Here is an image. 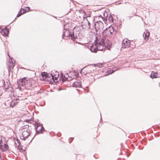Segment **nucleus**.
<instances>
[{
    "label": "nucleus",
    "mask_w": 160,
    "mask_h": 160,
    "mask_svg": "<svg viewBox=\"0 0 160 160\" xmlns=\"http://www.w3.org/2000/svg\"><path fill=\"white\" fill-rule=\"evenodd\" d=\"M104 49V48H101L95 45V46L92 45L89 48V49L91 52H96L98 50L99 51H102Z\"/></svg>",
    "instance_id": "obj_7"
},
{
    "label": "nucleus",
    "mask_w": 160,
    "mask_h": 160,
    "mask_svg": "<svg viewBox=\"0 0 160 160\" xmlns=\"http://www.w3.org/2000/svg\"><path fill=\"white\" fill-rule=\"evenodd\" d=\"M19 100L17 98H16V99H13L10 103V107L12 108L14 107L15 105H16L19 102Z\"/></svg>",
    "instance_id": "obj_11"
},
{
    "label": "nucleus",
    "mask_w": 160,
    "mask_h": 160,
    "mask_svg": "<svg viewBox=\"0 0 160 160\" xmlns=\"http://www.w3.org/2000/svg\"><path fill=\"white\" fill-rule=\"evenodd\" d=\"M48 78L50 79L52 78L53 80H54V79H57V77H55V75H53L52 74L50 73L47 74V79H48Z\"/></svg>",
    "instance_id": "obj_15"
},
{
    "label": "nucleus",
    "mask_w": 160,
    "mask_h": 160,
    "mask_svg": "<svg viewBox=\"0 0 160 160\" xmlns=\"http://www.w3.org/2000/svg\"><path fill=\"white\" fill-rule=\"evenodd\" d=\"M103 15L104 17H102V15H100L97 16L96 18H98L99 20H100L102 21H103L105 23H106V21H107V19H106L105 18V13L103 14Z\"/></svg>",
    "instance_id": "obj_13"
},
{
    "label": "nucleus",
    "mask_w": 160,
    "mask_h": 160,
    "mask_svg": "<svg viewBox=\"0 0 160 160\" xmlns=\"http://www.w3.org/2000/svg\"><path fill=\"white\" fill-rule=\"evenodd\" d=\"M70 32L67 28H65L63 30L62 38L63 39H67L69 38Z\"/></svg>",
    "instance_id": "obj_8"
},
{
    "label": "nucleus",
    "mask_w": 160,
    "mask_h": 160,
    "mask_svg": "<svg viewBox=\"0 0 160 160\" xmlns=\"http://www.w3.org/2000/svg\"><path fill=\"white\" fill-rule=\"evenodd\" d=\"M12 94L13 96L14 97H19V96L18 95L16 94H15L14 92H12Z\"/></svg>",
    "instance_id": "obj_27"
},
{
    "label": "nucleus",
    "mask_w": 160,
    "mask_h": 160,
    "mask_svg": "<svg viewBox=\"0 0 160 160\" xmlns=\"http://www.w3.org/2000/svg\"><path fill=\"white\" fill-rule=\"evenodd\" d=\"M98 65L99 68H101V67H102L103 65V64L102 63H99Z\"/></svg>",
    "instance_id": "obj_29"
},
{
    "label": "nucleus",
    "mask_w": 160,
    "mask_h": 160,
    "mask_svg": "<svg viewBox=\"0 0 160 160\" xmlns=\"http://www.w3.org/2000/svg\"><path fill=\"white\" fill-rule=\"evenodd\" d=\"M58 90H62V89L61 88H59Z\"/></svg>",
    "instance_id": "obj_33"
},
{
    "label": "nucleus",
    "mask_w": 160,
    "mask_h": 160,
    "mask_svg": "<svg viewBox=\"0 0 160 160\" xmlns=\"http://www.w3.org/2000/svg\"><path fill=\"white\" fill-rule=\"evenodd\" d=\"M18 141L19 142V141H18V140H17V142H18Z\"/></svg>",
    "instance_id": "obj_36"
},
{
    "label": "nucleus",
    "mask_w": 160,
    "mask_h": 160,
    "mask_svg": "<svg viewBox=\"0 0 160 160\" xmlns=\"http://www.w3.org/2000/svg\"><path fill=\"white\" fill-rule=\"evenodd\" d=\"M106 18H107V14L106 12Z\"/></svg>",
    "instance_id": "obj_32"
},
{
    "label": "nucleus",
    "mask_w": 160,
    "mask_h": 160,
    "mask_svg": "<svg viewBox=\"0 0 160 160\" xmlns=\"http://www.w3.org/2000/svg\"><path fill=\"white\" fill-rule=\"evenodd\" d=\"M47 73L45 72H43L41 73V77H47Z\"/></svg>",
    "instance_id": "obj_24"
},
{
    "label": "nucleus",
    "mask_w": 160,
    "mask_h": 160,
    "mask_svg": "<svg viewBox=\"0 0 160 160\" xmlns=\"http://www.w3.org/2000/svg\"><path fill=\"white\" fill-rule=\"evenodd\" d=\"M87 21L88 23V25L87 26V27L88 29H89L90 27V23L87 19Z\"/></svg>",
    "instance_id": "obj_26"
},
{
    "label": "nucleus",
    "mask_w": 160,
    "mask_h": 160,
    "mask_svg": "<svg viewBox=\"0 0 160 160\" xmlns=\"http://www.w3.org/2000/svg\"><path fill=\"white\" fill-rule=\"evenodd\" d=\"M1 149L3 151H5L8 149V146L4 143L3 145H0Z\"/></svg>",
    "instance_id": "obj_16"
},
{
    "label": "nucleus",
    "mask_w": 160,
    "mask_h": 160,
    "mask_svg": "<svg viewBox=\"0 0 160 160\" xmlns=\"http://www.w3.org/2000/svg\"><path fill=\"white\" fill-rule=\"evenodd\" d=\"M28 83V81L25 78L19 80L18 82V87L17 88L19 89V90H24V89L27 90L30 89L27 88Z\"/></svg>",
    "instance_id": "obj_2"
},
{
    "label": "nucleus",
    "mask_w": 160,
    "mask_h": 160,
    "mask_svg": "<svg viewBox=\"0 0 160 160\" xmlns=\"http://www.w3.org/2000/svg\"><path fill=\"white\" fill-rule=\"evenodd\" d=\"M61 75L63 78V81L64 80L65 81L67 79H68L67 78H66L65 76L64 75H63V77L62 75Z\"/></svg>",
    "instance_id": "obj_28"
},
{
    "label": "nucleus",
    "mask_w": 160,
    "mask_h": 160,
    "mask_svg": "<svg viewBox=\"0 0 160 160\" xmlns=\"http://www.w3.org/2000/svg\"><path fill=\"white\" fill-rule=\"evenodd\" d=\"M28 125H25L23 128L21 129V134L20 137V139L25 140L30 135V130L29 128Z\"/></svg>",
    "instance_id": "obj_1"
},
{
    "label": "nucleus",
    "mask_w": 160,
    "mask_h": 160,
    "mask_svg": "<svg viewBox=\"0 0 160 160\" xmlns=\"http://www.w3.org/2000/svg\"><path fill=\"white\" fill-rule=\"evenodd\" d=\"M35 128L37 132H42L43 129H44V128L41 125H39L38 123H36Z\"/></svg>",
    "instance_id": "obj_10"
},
{
    "label": "nucleus",
    "mask_w": 160,
    "mask_h": 160,
    "mask_svg": "<svg viewBox=\"0 0 160 160\" xmlns=\"http://www.w3.org/2000/svg\"><path fill=\"white\" fill-rule=\"evenodd\" d=\"M2 35L4 36H7L9 33V31L8 29L6 28H4L3 29H2V31L1 32Z\"/></svg>",
    "instance_id": "obj_12"
},
{
    "label": "nucleus",
    "mask_w": 160,
    "mask_h": 160,
    "mask_svg": "<svg viewBox=\"0 0 160 160\" xmlns=\"http://www.w3.org/2000/svg\"><path fill=\"white\" fill-rule=\"evenodd\" d=\"M71 39H73L75 38L76 37L75 36H74V33L73 32H72V34H71L70 35Z\"/></svg>",
    "instance_id": "obj_25"
},
{
    "label": "nucleus",
    "mask_w": 160,
    "mask_h": 160,
    "mask_svg": "<svg viewBox=\"0 0 160 160\" xmlns=\"http://www.w3.org/2000/svg\"><path fill=\"white\" fill-rule=\"evenodd\" d=\"M114 72V71L112 70H108L107 72V74H106L105 75V76H107L108 75L111 74L112 73H113Z\"/></svg>",
    "instance_id": "obj_21"
},
{
    "label": "nucleus",
    "mask_w": 160,
    "mask_h": 160,
    "mask_svg": "<svg viewBox=\"0 0 160 160\" xmlns=\"http://www.w3.org/2000/svg\"><path fill=\"white\" fill-rule=\"evenodd\" d=\"M108 19L110 22H113V19L112 16H110L108 17Z\"/></svg>",
    "instance_id": "obj_22"
},
{
    "label": "nucleus",
    "mask_w": 160,
    "mask_h": 160,
    "mask_svg": "<svg viewBox=\"0 0 160 160\" xmlns=\"http://www.w3.org/2000/svg\"><path fill=\"white\" fill-rule=\"evenodd\" d=\"M40 79L41 80H42L43 81H46V80H49L48 79H47V77H40Z\"/></svg>",
    "instance_id": "obj_23"
},
{
    "label": "nucleus",
    "mask_w": 160,
    "mask_h": 160,
    "mask_svg": "<svg viewBox=\"0 0 160 160\" xmlns=\"http://www.w3.org/2000/svg\"><path fill=\"white\" fill-rule=\"evenodd\" d=\"M8 55L10 59L9 61L10 63L9 64L8 67L9 69H10L11 68H13L15 66V61L13 60V58L10 57L8 54Z\"/></svg>",
    "instance_id": "obj_9"
},
{
    "label": "nucleus",
    "mask_w": 160,
    "mask_h": 160,
    "mask_svg": "<svg viewBox=\"0 0 160 160\" xmlns=\"http://www.w3.org/2000/svg\"><path fill=\"white\" fill-rule=\"evenodd\" d=\"M37 93H39V92H37ZM39 93H40V92H39Z\"/></svg>",
    "instance_id": "obj_35"
},
{
    "label": "nucleus",
    "mask_w": 160,
    "mask_h": 160,
    "mask_svg": "<svg viewBox=\"0 0 160 160\" xmlns=\"http://www.w3.org/2000/svg\"><path fill=\"white\" fill-rule=\"evenodd\" d=\"M2 31V28L0 27V32Z\"/></svg>",
    "instance_id": "obj_30"
},
{
    "label": "nucleus",
    "mask_w": 160,
    "mask_h": 160,
    "mask_svg": "<svg viewBox=\"0 0 160 160\" xmlns=\"http://www.w3.org/2000/svg\"><path fill=\"white\" fill-rule=\"evenodd\" d=\"M22 8H21L20 11L18 13V14L17 16V17H18L21 16L24 13H23V12H22Z\"/></svg>",
    "instance_id": "obj_20"
},
{
    "label": "nucleus",
    "mask_w": 160,
    "mask_h": 160,
    "mask_svg": "<svg viewBox=\"0 0 160 160\" xmlns=\"http://www.w3.org/2000/svg\"><path fill=\"white\" fill-rule=\"evenodd\" d=\"M104 24L100 20L97 21L94 23V27L96 32H100L102 30Z\"/></svg>",
    "instance_id": "obj_4"
},
{
    "label": "nucleus",
    "mask_w": 160,
    "mask_h": 160,
    "mask_svg": "<svg viewBox=\"0 0 160 160\" xmlns=\"http://www.w3.org/2000/svg\"><path fill=\"white\" fill-rule=\"evenodd\" d=\"M105 44L102 38H96V39L95 42V45L101 48H104V46Z\"/></svg>",
    "instance_id": "obj_5"
},
{
    "label": "nucleus",
    "mask_w": 160,
    "mask_h": 160,
    "mask_svg": "<svg viewBox=\"0 0 160 160\" xmlns=\"http://www.w3.org/2000/svg\"><path fill=\"white\" fill-rule=\"evenodd\" d=\"M114 30L112 26H110L103 31V35L104 36L110 37L114 34Z\"/></svg>",
    "instance_id": "obj_3"
},
{
    "label": "nucleus",
    "mask_w": 160,
    "mask_h": 160,
    "mask_svg": "<svg viewBox=\"0 0 160 160\" xmlns=\"http://www.w3.org/2000/svg\"><path fill=\"white\" fill-rule=\"evenodd\" d=\"M76 90H78V89H76Z\"/></svg>",
    "instance_id": "obj_34"
},
{
    "label": "nucleus",
    "mask_w": 160,
    "mask_h": 160,
    "mask_svg": "<svg viewBox=\"0 0 160 160\" xmlns=\"http://www.w3.org/2000/svg\"><path fill=\"white\" fill-rule=\"evenodd\" d=\"M73 86L76 88L80 87L81 86V83L78 82H75L73 84Z\"/></svg>",
    "instance_id": "obj_17"
},
{
    "label": "nucleus",
    "mask_w": 160,
    "mask_h": 160,
    "mask_svg": "<svg viewBox=\"0 0 160 160\" xmlns=\"http://www.w3.org/2000/svg\"><path fill=\"white\" fill-rule=\"evenodd\" d=\"M130 46V42L127 39H124L122 41V48H127Z\"/></svg>",
    "instance_id": "obj_6"
},
{
    "label": "nucleus",
    "mask_w": 160,
    "mask_h": 160,
    "mask_svg": "<svg viewBox=\"0 0 160 160\" xmlns=\"http://www.w3.org/2000/svg\"><path fill=\"white\" fill-rule=\"evenodd\" d=\"M30 9V8L29 7H27L25 8V9H23V13H25L27 12H28L29 11Z\"/></svg>",
    "instance_id": "obj_19"
},
{
    "label": "nucleus",
    "mask_w": 160,
    "mask_h": 160,
    "mask_svg": "<svg viewBox=\"0 0 160 160\" xmlns=\"http://www.w3.org/2000/svg\"><path fill=\"white\" fill-rule=\"evenodd\" d=\"M95 79L94 78H93V80H92V81L93 82V81H95Z\"/></svg>",
    "instance_id": "obj_31"
},
{
    "label": "nucleus",
    "mask_w": 160,
    "mask_h": 160,
    "mask_svg": "<svg viewBox=\"0 0 160 160\" xmlns=\"http://www.w3.org/2000/svg\"><path fill=\"white\" fill-rule=\"evenodd\" d=\"M146 32H144L143 36V37H144V39L147 41L148 39V37L149 36V32L148 31H146Z\"/></svg>",
    "instance_id": "obj_14"
},
{
    "label": "nucleus",
    "mask_w": 160,
    "mask_h": 160,
    "mask_svg": "<svg viewBox=\"0 0 160 160\" xmlns=\"http://www.w3.org/2000/svg\"><path fill=\"white\" fill-rule=\"evenodd\" d=\"M158 73L154 72H152L151 74V77L152 78H154L157 77Z\"/></svg>",
    "instance_id": "obj_18"
}]
</instances>
